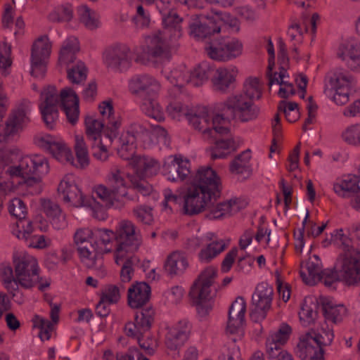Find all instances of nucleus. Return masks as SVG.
I'll list each match as a JSON object with an SVG mask.
<instances>
[{
    "label": "nucleus",
    "mask_w": 360,
    "mask_h": 360,
    "mask_svg": "<svg viewBox=\"0 0 360 360\" xmlns=\"http://www.w3.org/2000/svg\"><path fill=\"white\" fill-rule=\"evenodd\" d=\"M220 177L210 167H200L190 179V186L183 196V213L193 216L206 210L212 201L221 197Z\"/></svg>",
    "instance_id": "1"
},
{
    "label": "nucleus",
    "mask_w": 360,
    "mask_h": 360,
    "mask_svg": "<svg viewBox=\"0 0 360 360\" xmlns=\"http://www.w3.org/2000/svg\"><path fill=\"white\" fill-rule=\"evenodd\" d=\"M335 240L340 252L334 266V271L323 270L320 280L328 288H333L338 281L347 285H356L360 283V249L354 245L351 238L337 230Z\"/></svg>",
    "instance_id": "2"
},
{
    "label": "nucleus",
    "mask_w": 360,
    "mask_h": 360,
    "mask_svg": "<svg viewBox=\"0 0 360 360\" xmlns=\"http://www.w3.org/2000/svg\"><path fill=\"white\" fill-rule=\"evenodd\" d=\"M143 243L140 230L129 222H122L116 236L115 263L121 266L120 273L122 283L130 282L134 274V266L139 259L135 255Z\"/></svg>",
    "instance_id": "3"
},
{
    "label": "nucleus",
    "mask_w": 360,
    "mask_h": 360,
    "mask_svg": "<svg viewBox=\"0 0 360 360\" xmlns=\"http://www.w3.org/2000/svg\"><path fill=\"white\" fill-rule=\"evenodd\" d=\"M13 268L6 264L0 266L1 280L4 287L13 297L19 286L25 289L34 287L41 279L39 276L37 259L25 253H15L13 257Z\"/></svg>",
    "instance_id": "4"
},
{
    "label": "nucleus",
    "mask_w": 360,
    "mask_h": 360,
    "mask_svg": "<svg viewBox=\"0 0 360 360\" xmlns=\"http://www.w3.org/2000/svg\"><path fill=\"white\" fill-rule=\"evenodd\" d=\"M41 103L39 105L40 111L46 127L53 129L58 117V106H60L65 112L67 120L72 124L77 122L79 110V98L71 88L61 90L58 96L54 86H48L41 94Z\"/></svg>",
    "instance_id": "5"
},
{
    "label": "nucleus",
    "mask_w": 360,
    "mask_h": 360,
    "mask_svg": "<svg viewBox=\"0 0 360 360\" xmlns=\"http://www.w3.org/2000/svg\"><path fill=\"white\" fill-rule=\"evenodd\" d=\"M164 29L154 34L148 46V54L151 59L161 63L169 61L172 58L170 41L181 36V18L174 11L162 13Z\"/></svg>",
    "instance_id": "6"
},
{
    "label": "nucleus",
    "mask_w": 360,
    "mask_h": 360,
    "mask_svg": "<svg viewBox=\"0 0 360 360\" xmlns=\"http://www.w3.org/2000/svg\"><path fill=\"white\" fill-rule=\"evenodd\" d=\"M217 110L219 113L215 115V122L222 121L224 126L231 120L236 119L242 122L254 120L260 112L259 108L254 102H250V99L240 93L227 97L217 105Z\"/></svg>",
    "instance_id": "7"
},
{
    "label": "nucleus",
    "mask_w": 360,
    "mask_h": 360,
    "mask_svg": "<svg viewBox=\"0 0 360 360\" xmlns=\"http://www.w3.org/2000/svg\"><path fill=\"white\" fill-rule=\"evenodd\" d=\"M333 330L323 326L317 330L311 329L300 338L297 355L301 360H324V347L333 342Z\"/></svg>",
    "instance_id": "8"
},
{
    "label": "nucleus",
    "mask_w": 360,
    "mask_h": 360,
    "mask_svg": "<svg viewBox=\"0 0 360 360\" xmlns=\"http://www.w3.org/2000/svg\"><path fill=\"white\" fill-rule=\"evenodd\" d=\"M217 271L212 266L206 268L192 285L189 295L200 316H206L212 309L210 287L217 276Z\"/></svg>",
    "instance_id": "9"
},
{
    "label": "nucleus",
    "mask_w": 360,
    "mask_h": 360,
    "mask_svg": "<svg viewBox=\"0 0 360 360\" xmlns=\"http://www.w3.org/2000/svg\"><path fill=\"white\" fill-rule=\"evenodd\" d=\"M34 141L39 147L49 150L60 162H69L79 168H84L89 164L88 151L75 153L77 163L75 164L70 149L64 143L58 141L49 134L38 136Z\"/></svg>",
    "instance_id": "10"
},
{
    "label": "nucleus",
    "mask_w": 360,
    "mask_h": 360,
    "mask_svg": "<svg viewBox=\"0 0 360 360\" xmlns=\"http://www.w3.org/2000/svg\"><path fill=\"white\" fill-rule=\"evenodd\" d=\"M136 173L128 174L130 181L129 188L134 189L143 196L148 195L152 191V186L144 178L158 174L160 165L153 158L139 156L134 160Z\"/></svg>",
    "instance_id": "11"
},
{
    "label": "nucleus",
    "mask_w": 360,
    "mask_h": 360,
    "mask_svg": "<svg viewBox=\"0 0 360 360\" xmlns=\"http://www.w3.org/2000/svg\"><path fill=\"white\" fill-rule=\"evenodd\" d=\"M107 186L98 185L95 187L94 191L97 197L106 206H112L113 200L117 197H125L127 195L126 181L123 172L117 167L110 169L106 178Z\"/></svg>",
    "instance_id": "12"
},
{
    "label": "nucleus",
    "mask_w": 360,
    "mask_h": 360,
    "mask_svg": "<svg viewBox=\"0 0 360 360\" xmlns=\"http://www.w3.org/2000/svg\"><path fill=\"white\" fill-rule=\"evenodd\" d=\"M205 49L212 59L229 61L242 54L243 44L236 38L229 37L214 38L207 43Z\"/></svg>",
    "instance_id": "13"
},
{
    "label": "nucleus",
    "mask_w": 360,
    "mask_h": 360,
    "mask_svg": "<svg viewBox=\"0 0 360 360\" xmlns=\"http://www.w3.org/2000/svg\"><path fill=\"white\" fill-rule=\"evenodd\" d=\"M190 124L202 132L207 139L213 134H228L229 128L223 124L222 121L215 122V116L211 117L205 107H200L186 114Z\"/></svg>",
    "instance_id": "14"
},
{
    "label": "nucleus",
    "mask_w": 360,
    "mask_h": 360,
    "mask_svg": "<svg viewBox=\"0 0 360 360\" xmlns=\"http://www.w3.org/2000/svg\"><path fill=\"white\" fill-rule=\"evenodd\" d=\"M74 240L82 262L88 268L96 267L97 261L102 259V250L93 244V231L78 229L74 235Z\"/></svg>",
    "instance_id": "15"
},
{
    "label": "nucleus",
    "mask_w": 360,
    "mask_h": 360,
    "mask_svg": "<svg viewBox=\"0 0 360 360\" xmlns=\"http://www.w3.org/2000/svg\"><path fill=\"white\" fill-rule=\"evenodd\" d=\"M274 290L266 283H259L252 296V308L250 319L255 323L263 321L270 309L273 299Z\"/></svg>",
    "instance_id": "16"
},
{
    "label": "nucleus",
    "mask_w": 360,
    "mask_h": 360,
    "mask_svg": "<svg viewBox=\"0 0 360 360\" xmlns=\"http://www.w3.org/2000/svg\"><path fill=\"white\" fill-rule=\"evenodd\" d=\"M291 332L290 326L283 323L277 331L269 335L266 341V353L269 359L293 360L292 356L282 348L289 339Z\"/></svg>",
    "instance_id": "17"
},
{
    "label": "nucleus",
    "mask_w": 360,
    "mask_h": 360,
    "mask_svg": "<svg viewBox=\"0 0 360 360\" xmlns=\"http://www.w3.org/2000/svg\"><path fill=\"white\" fill-rule=\"evenodd\" d=\"M49 172L47 159L40 155L24 157L18 166L10 167L7 170L11 176H19L22 178L34 174L46 175Z\"/></svg>",
    "instance_id": "18"
},
{
    "label": "nucleus",
    "mask_w": 360,
    "mask_h": 360,
    "mask_svg": "<svg viewBox=\"0 0 360 360\" xmlns=\"http://www.w3.org/2000/svg\"><path fill=\"white\" fill-rule=\"evenodd\" d=\"M328 83L334 90V102L340 105L349 101L350 89L353 82L352 77L345 70L338 69L329 73L326 77Z\"/></svg>",
    "instance_id": "19"
},
{
    "label": "nucleus",
    "mask_w": 360,
    "mask_h": 360,
    "mask_svg": "<svg viewBox=\"0 0 360 360\" xmlns=\"http://www.w3.org/2000/svg\"><path fill=\"white\" fill-rule=\"evenodd\" d=\"M221 20L201 15L190 22L189 34L197 40L209 39L210 41L221 32Z\"/></svg>",
    "instance_id": "20"
},
{
    "label": "nucleus",
    "mask_w": 360,
    "mask_h": 360,
    "mask_svg": "<svg viewBox=\"0 0 360 360\" xmlns=\"http://www.w3.org/2000/svg\"><path fill=\"white\" fill-rule=\"evenodd\" d=\"M51 45L46 36L40 37L32 49L31 74L35 77L43 78L46 72V59L51 53Z\"/></svg>",
    "instance_id": "21"
},
{
    "label": "nucleus",
    "mask_w": 360,
    "mask_h": 360,
    "mask_svg": "<svg viewBox=\"0 0 360 360\" xmlns=\"http://www.w3.org/2000/svg\"><path fill=\"white\" fill-rule=\"evenodd\" d=\"M161 88L159 81L148 74H139L133 76L129 82L130 93L141 99L157 96Z\"/></svg>",
    "instance_id": "22"
},
{
    "label": "nucleus",
    "mask_w": 360,
    "mask_h": 360,
    "mask_svg": "<svg viewBox=\"0 0 360 360\" xmlns=\"http://www.w3.org/2000/svg\"><path fill=\"white\" fill-rule=\"evenodd\" d=\"M133 54L129 47L115 45L105 52L104 61L108 67L120 72L128 70L132 62Z\"/></svg>",
    "instance_id": "23"
},
{
    "label": "nucleus",
    "mask_w": 360,
    "mask_h": 360,
    "mask_svg": "<svg viewBox=\"0 0 360 360\" xmlns=\"http://www.w3.org/2000/svg\"><path fill=\"white\" fill-rule=\"evenodd\" d=\"M58 192L64 202H69L75 207L90 205L89 202H94L93 197L84 196L74 181L70 180L68 176L61 180L58 187Z\"/></svg>",
    "instance_id": "24"
},
{
    "label": "nucleus",
    "mask_w": 360,
    "mask_h": 360,
    "mask_svg": "<svg viewBox=\"0 0 360 360\" xmlns=\"http://www.w3.org/2000/svg\"><path fill=\"white\" fill-rule=\"evenodd\" d=\"M30 102L27 100H22L6 121L5 135L13 134L26 126L30 122Z\"/></svg>",
    "instance_id": "25"
},
{
    "label": "nucleus",
    "mask_w": 360,
    "mask_h": 360,
    "mask_svg": "<svg viewBox=\"0 0 360 360\" xmlns=\"http://www.w3.org/2000/svg\"><path fill=\"white\" fill-rule=\"evenodd\" d=\"M217 201V200H212V205L206 207V210L209 211L207 217L210 219H219L226 216H231L246 206V202L238 198L230 199L215 204Z\"/></svg>",
    "instance_id": "26"
},
{
    "label": "nucleus",
    "mask_w": 360,
    "mask_h": 360,
    "mask_svg": "<svg viewBox=\"0 0 360 360\" xmlns=\"http://www.w3.org/2000/svg\"><path fill=\"white\" fill-rule=\"evenodd\" d=\"M246 303L243 297H238L231 304L229 310V319L226 333L237 334L240 333L245 323Z\"/></svg>",
    "instance_id": "27"
},
{
    "label": "nucleus",
    "mask_w": 360,
    "mask_h": 360,
    "mask_svg": "<svg viewBox=\"0 0 360 360\" xmlns=\"http://www.w3.org/2000/svg\"><path fill=\"white\" fill-rule=\"evenodd\" d=\"M191 326L186 320L179 321L174 326L168 329L165 337L166 347L170 350H176L188 339Z\"/></svg>",
    "instance_id": "28"
},
{
    "label": "nucleus",
    "mask_w": 360,
    "mask_h": 360,
    "mask_svg": "<svg viewBox=\"0 0 360 360\" xmlns=\"http://www.w3.org/2000/svg\"><path fill=\"white\" fill-rule=\"evenodd\" d=\"M189 161L170 158L162 167V173L169 181H182L190 174Z\"/></svg>",
    "instance_id": "29"
},
{
    "label": "nucleus",
    "mask_w": 360,
    "mask_h": 360,
    "mask_svg": "<svg viewBox=\"0 0 360 360\" xmlns=\"http://www.w3.org/2000/svg\"><path fill=\"white\" fill-rule=\"evenodd\" d=\"M238 70L236 68H219L216 70L212 78V83L214 91L220 93H226L229 89H233Z\"/></svg>",
    "instance_id": "30"
},
{
    "label": "nucleus",
    "mask_w": 360,
    "mask_h": 360,
    "mask_svg": "<svg viewBox=\"0 0 360 360\" xmlns=\"http://www.w3.org/2000/svg\"><path fill=\"white\" fill-rule=\"evenodd\" d=\"M339 58L346 61L347 67L353 71L360 72V41H352L340 46Z\"/></svg>",
    "instance_id": "31"
},
{
    "label": "nucleus",
    "mask_w": 360,
    "mask_h": 360,
    "mask_svg": "<svg viewBox=\"0 0 360 360\" xmlns=\"http://www.w3.org/2000/svg\"><path fill=\"white\" fill-rule=\"evenodd\" d=\"M41 208L55 229L61 230L68 226L66 215L56 202L49 199H43Z\"/></svg>",
    "instance_id": "32"
},
{
    "label": "nucleus",
    "mask_w": 360,
    "mask_h": 360,
    "mask_svg": "<svg viewBox=\"0 0 360 360\" xmlns=\"http://www.w3.org/2000/svg\"><path fill=\"white\" fill-rule=\"evenodd\" d=\"M150 287L145 282H136L128 289V304L131 308H141L150 299Z\"/></svg>",
    "instance_id": "33"
},
{
    "label": "nucleus",
    "mask_w": 360,
    "mask_h": 360,
    "mask_svg": "<svg viewBox=\"0 0 360 360\" xmlns=\"http://www.w3.org/2000/svg\"><path fill=\"white\" fill-rule=\"evenodd\" d=\"M86 134L88 139L92 142H97L101 140V131L103 130V134L108 139V132H110L112 126L106 124V122L102 119L98 120L92 116H86L85 118Z\"/></svg>",
    "instance_id": "34"
},
{
    "label": "nucleus",
    "mask_w": 360,
    "mask_h": 360,
    "mask_svg": "<svg viewBox=\"0 0 360 360\" xmlns=\"http://www.w3.org/2000/svg\"><path fill=\"white\" fill-rule=\"evenodd\" d=\"M230 131L228 134H213V136H210V138H212L215 141V146L211 150L212 160L226 158L230 152L224 150L236 149L235 142L232 138H230Z\"/></svg>",
    "instance_id": "35"
},
{
    "label": "nucleus",
    "mask_w": 360,
    "mask_h": 360,
    "mask_svg": "<svg viewBox=\"0 0 360 360\" xmlns=\"http://www.w3.org/2000/svg\"><path fill=\"white\" fill-rule=\"evenodd\" d=\"M189 71L186 67L182 66L174 69L167 77L168 80L172 86L169 89V94L171 96L177 97L182 91L185 84H188Z\"/></svg>",
    "instance_id": "36"
},
{
    "label": "nucleus",
    "mask_w": 360,
    "mask_h": 360,
    "mask_svg": "<svg viewBox=\"0 0 360 360\" xmlns=\"http://www.w3.org/2000/svg\"><path fill=\"white\" fill-rule=\"evenodd\" d=\"M188 266L186 257L183 253L174 252L169 255L165 264V271L170 276L181 275Z\"/></svg>",
    "instance_id": "37"
},
{
    "label": "nucleus",
    "mask_w": 360,
    "mask_h": 360,
    "mask_svg": "<svg viewBox=\"0 0 360 360\" xmlns=\"http://www.w3.org/2000/svg\"><path fill=\"white\" fill-rule=\"evenodd\" d=\"M98 108L103 116V120L106 122L108 127L109 124L112 126V129L110 132H108V141L112 143L113 139L117 135V129L120 126V122L113 115V106L111 101H103Z\"/></svg>",
    "instance_id": "38"
},
{
    "label": "nucleus",
    "mask_w": 360,
    "mask_h": 360,
    "mask_svg": "<svg viewBox=\"0 0 360 360\" xmlns=\"http://www.w3.org/2000/svg\"><path fill=\"white\" fill-rule=\"evenodd\" d=\"M333 190L343 198L348 197L349 193H357L360 191V177L356 175H348L340 183H335Z\"/></svg>",
    "instance_id": "39"
},
{
    "label": "nucleus",
    "mask_w": 360,
    "mask_h": 360,
    "mask_svg": "<svg viewBox=\"0 0 360 360\" xmlns=\"http://www.w3.org/2000/svg\"><path fill=\"white\" fill-rule=\"evenodd\" d=\"M79 50V41L77 38L70 37L64 41L59 54V63L68 65L73 63L76 58V53Z\"/></svg>",
    "instance_id": "40"
},
{
    "label": "nucleus",
    "mask_w": 360,
    "mask_h": 360,
    "mask_svg": "<svg viewBox=\"0 0 360 360\" xmlns=\"http://www.w3.org/2000/svg\"><path fill=\"white\" fill-rule=\"evenodd\" d=\"M157 96L144 98L141 104V111L148 117H150L158 122L165 120L163 109L156 101Z\"/></svg>",
    "instance_id": "41"
},
{
    "label": "nucleus",
    "mask_w": 360,
    "mask_h": 360,
    "mask_svg": "<svg viewBox=\"0 0 360 360\" xmlns=\"http://www.w3.org/2000/svg\"><path fill=\"white\" fill-rule=\"evenodd\" d=\"M122 222H129L134 226H136L132 221L124 219L120 221L118 223L115 232L107 229H97L93 231V244L100 250H101L102 253L103 252V250L102 248H100L98 245H107L111 242L113 238H115V242L116 243L117 231Z\"/></svg>",
    "instance_id": "42"
},
{
    "label": "nucleus",
    "mask_w": 360,
    "mask_h": 360,
    "mask_svg": "<svg viewBox=\"0 0 360 360\" xmlns=\"http://www.w3.org/2000/svg\"><path fill=\"white\" fill-rule=\"evenodd\" d=\"M79 22L89 30H94L100 26L99 15L86 5H82L77 10Z\"/></svg>",
    "instance_id": "43"
},
{
    "label": "nucleus",
    "mask_w": 360,
    "mask_h": 360,
    "mask_svg": "<svg viewBox=\"0 0 360 360\" xmlns=\"http://www.w3.org/2000/svg\"><path fill=\"white\" fill-rule=\"evenodd\" d=\"M321 307L326 319L334 323L340 322L347 313V309L344 305L334 304L330 301H323Z\"/></svg>",
    "instance_id": "44"
},
{
    "label": "nucleus",
    "mask_w": 360,
    "mask_h": 360,
    "mask_svg": "<svg viewBox=\"0 0 360 360\" xmlns=\"http://www.w3.org/2000/svg\"><path fill=\"white\" fill-rule=\"evenodd\" d=\"M307 275L303 270L300 271V276L303 281L309 285H314L320 280L322 274L321 262H314L310 259L305 264Z\"/></svg>",
    "instance_id": "45"
},
{
    "label": "nucleus",
    "mask_w": 360,
    "mask_h": 360,
    "mask_svg": "<svg viewBox=\"0 0 360 360\" xmlns=\"http://www.w3.org/2000/svg\"><path fill=\"white\" fill-rule=\"evenodd\" d=\"M211 69L206 63H202L195 68L192 71H189L188 84L193 86H200L208 79Z\"/></svg>",
    "instance_id": "46"
},
{
    "label": "nucleus",
    "mask_w": 360,
    "mask_h": 360,
    "mask_svg": "<svg viewBox=\"0 0 360 360\" xmlns=\"http://www.w3.org/2000/svg\"><path fill=\"white\" fill-rule=\"evenodd\" d=\"M242 95H245L250 102H254L255 99H259L262 95V85L258 78L250 77L247 79L244 84Z\"/></svg>",
    "instance_id": "47"
},
{
    "label": "nucleus",
    "mask_w": 360,
    "mask_h": 360,
    "mask_svg": "<svg viewBox=\"0 0 360 360\" xmlns=\"http://www.w3.org/2000/svg\"><path fill=\"white\" fill-rule=\"evenodd\" d=\"M155 310L152 307L143 308L136 312L134 321L141 331H148L154 321Z\"/></svg>",
    "instance_id": "48"
},
{
    "label": "nucleus",
    "mask_w": 360,
    "mask_h": 360,
    "mask_svg": "<svg viewBox=\"0 0 360 360\" xmlns=\"http://www.w3.org/2000/svg\"><path fill=\"white\" fill-rule=\"evenodd\" d=\"M135 135L127 131L122 134L119 139L120 148L117 149V152L120 157L123 159H129L134 154V143L135 141Z\"/></svg>",
    "instance_id": "49"
},
{
    "label": "nucleus",
    "mask_w": 360,
    "mask_h": 360,
    "mask_svg": "<svg viewBox=\"0 0 360 360\" xmlns=\"http://www.w3.org/2000/svg\"><path fill=\"white\" fill-rule=\"evenodd\" d=\"M226 248L225 243L221 240L213 241L207 245V248L201 250L199 258L202 262H208Z\"/></svg>",
    "instance_id": "50"
},
{
    "label": "nucleus",
    "mask_w": 360,
    "mask_h": 360,
    "mask_svg": "<svg viewBox=\"0 0 360 360\" xmlns=\"http://www.w3.org/2000/svg\"><path fill=\"white\" fill-rule=\"evenodd\" d=\"M11 47L6 42L0 44V69L4 76L10 74V68L12 65L11 58Z\"/></svg>",
    "instance_id": "51"
},
{
    "label": "nucleus",
    "mask_w": 360,
    "mask_h": 360,
    "mask_svg": "<svg viewBox=\"0 0 360 360\" xmlns=\"http://www.w3.org/2000/svg\"><path fill=\"white\" fill-rule=\"evenodd\" d=\"M316 308L317 305L315 303L302 304L301 311L299 312V317L304 326H308L314 323L318 316Z\"/></svg>",
    "instance_id": "52"
},
{
    "label": "nucleus",
    "mask_w": 360,
    "mask_h": 360,
    "mask_svg": "<svg viewBox=\"0 0 360 360\" xmlns=\"http://www.w3.org/2000/svg\"><path fill=\"white\" fill-rule=\"evenodd\" d=\"M87 69L84 63L79 61L68 70V78L71 82L79 84L86 79Z\"/></svg>",
    "instance_id": "53"
},
{
    "label": "nucleus",
    "mask_w": 360,
    "mask_h": 360,
    "mask_svg": "<svg viewBox=\"0 0 360 360\" xmlns=\"http://www.w3.org/2000/svg\"><path fill=\"white\" fill-rule=\"evenodd\" d=\"M250 159V150L243 151L231 162L230 165L231 172L236 174L243 173L247 168Z\"/></svg>",
    "instance_id": "54"
},
{
    "label": "nucleus",
    "mask_w": 360,
    "mask_h": 360,
    "mask_svg": "<svg viewBox=\"0 0 360 360\" xmlns=\"http://www.w3.org/2000/svg\"><path fill=\"white\" fill-rule=\"evenodd\" d=\"M9 213L16 219H24L26 217L27 211L24 202L18 198L10 201L8 207Z\"/></svg>",
    "instance_id": "55"
},
{
    "label": "nucleus",
    "mask_w": 360,
    "mask_h": 360,
    "mask_svg": "<svg viewBox=\"0 0 360 360\" xmlns=\"http://www.w3.org/2000/svg\"><path fill=\"white\" fill-rule=\"evenodd\" d=\"M124 290L122 285L120 286L116 285H108L105 287L101 298L106 300L108 303H117L120 298L121 292Z\"/></svg>",
    "instance_id": "56"
},
{
    "label": "nucleus",
    "mask_w": 360,
    "mask_h": 360,
    "mask_svg": "<svg viewBox=\"0 0 360 360\" xmlns=\"http://www.w3.org/2000/svg\"><path fill=\"white\" fill-rule=\"evenodd\" d=\"M344 141L349 144L360 145V124H356L347 127L342 134Z\"/></svg>",
    "instance_id": "57"
},
{
    "label": "nucleus",
    "mask_w": 360,
    "mask_h": 360,
    "mask_svg": "<svg viewBox=\"0 0 360 360\" xmlns=\"http://www.w3.org/2000/svg\"><path fill=\"white\" fill-rule=\"evenodd\" d=\"M163 195L165 199L162 205L165 209H169L171 211L179 205L183 200V197L181 198L180 195L174 193L170 188H165L163 191Z\"/></svg>",
    "instance_id": "58"
},
{
    "label": "nucleus",
    "mask_w": 360,
    "mask_h": 360,
    "mask_svg": "<svg viewBox=\"0 0 360 360\" xmlns=\"http://www.w3.org/2000/svg\"><path fill=\"white\" fill-rule=\"evenodd\" d=\"M44 175L34 174L22 178L23 184L27 188H30L32 194H39L41 191V178Z\"/></svg>",
    "instance_id": "59"
},
{
    "label": "nucleus",
    "mask_w": 360,
    "mask_h": 360,
    "mask_svg": "<svg viewBox=\"0 0 360 360\" xmlns=\"http://www.w3.org/2000/svg\"><path fill=\"white\" fill-rule=\"evenodd\" d=\"M73 17V10L71 6L65 5L58 8L57 11L51 14L50 18L53 21L69 22Z\"/></svg>",
    "instance_id": "60"
},
{
    "label": "nucleus",
    "mask_w": 360,
    "mask_h": 360,
    "mask_svg": "<svg viewBox=\"0 0 360 360\" xmlns=\"http://www.w3.org/2000/svg\"><path fill=\"white\" fill-rule=\"evenodd\" d=\"M104 205H100L99 202H97L96 200L94 198V202H89L90 205H84L82 207H89L92 212L93 217L99 220L103 221L105 220L108 217V213L106 212L105 207H110V206H106L105 202Z\"/></svg>",
    "instance_id": "61"
},
{
    "label": "nucleus",
    "mask_w": 360,
    "mask_h": 360,
    "mask_svg": "<svg viewBox=\"0 0 360 360\" xmlns=\"http://www.w3.org/2000/svg\"><path fill=\"white\" fill-rule=\"evenodd\" d=\"M152 210L146 206H141L134 209L133 212L138 220L146 224H150L153 221Z\"/></svg>",
    "instance_id": "62"
},
{
    "label": "nucleus",
    "mask_w": 360,
    "mask_h": 360,
    "mask_svg": "<svg viewBox=\"0 0 360 360\" xmlns=\"http://www.w3.org/2000/svg\"><path fill=\"white\" fill-rule=\"evenodd\" d=\"M18 233L16 236L18 238L27 240L30 234L32 232V224L30 220L19 219L16 223Z\"/></svg>",
    "instance_id": "63"
},
{
    "label": "nucleus",
    "mask_w": 360,
    "mask_h": 360,
    "mask_svg": "<svg viewBox=\"0 0 360 360\" xmlns=\"http://www.w3.org/2000/svg\"><path fill=\"white\" fill-rule=\"evenodd\" d=\"M93 150V156L97 160L104 162L108 158V151L106 146H105L102 140L97 141V142H92L91 146Z\"/></svg>",
    "instance_id": "64"
}]
</instances>
